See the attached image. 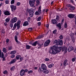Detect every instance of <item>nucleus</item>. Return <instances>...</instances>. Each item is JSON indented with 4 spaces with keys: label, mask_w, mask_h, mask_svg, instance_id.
Here are the masks:
<instances>
[{
    "label": "nucleus",
    "mask_w": 76,
    "mask_h": 76,
    "mask_svg": "<svg viewBox=\"0 0 76 76\" xmlns=\"http://www.w3.org/2000/svg\"><path fill=\"white\" fill-rule=\"evenodd\" d=\"M55 43H56V45L53 46V48H51V49L49 51L50 54H56L57 53L60 52L61 51V47L59 46L63 44V41L61 39L58 40V41L56 40L55 41Z\"/></svg>",
    "instance_id": "1"
},
{
    "label": "nucleus",
    "mask_w": 76,
    "mask_h": 76,
    "mask_svg": "<svg viewBox=\"0 0 76 76\" xmlns=\"http://www.w3.org/2000/svg\"><path fill=\"white\" fill-rule=\"evenodd\" d=\"M35 0H29V4H30L31 6H34L35 4Z\"/></svg>",
    "instance_id": "2"
},
{
    "label": "nucleus",
    "mask_w": 76,
    "mask_h": 76,
    "mask_svg": "<svg viewBox=\"0 0 76 76\" xmlns=\"http://www.w3.org/2000/svg\"><path fill=\"white\" fill-rule=\"evenodd\" d=\"M1 50H0V58H1V57L2 58H3V59L2 60L3 61H5L6 59H5V58L4 57V53H3V52H2L1 53Z\"/></svg>",
    "instance_id": "3"
},
{
    "label": "nucleus",
    "mask_w": 76,
    "mask_h": 76,
    "mask_svg": "<svg viewBox=\"0 0 76 76\" xmlns=\"http://www.w3.org/2000/svg\"><path fill=\"white\" fill-rule=\"evenodd\" d=\"M41 7H39L38 12H36L35 13V14L37 15H39L40 13H41Z\"/></svg>",
    "instance_id": "4"
},
{
    "label": "nucleus",
    "mask_w": 76,
    "mask_h": 76,
    "mask_svg": "<svg viewBox=\"0 0 76 76\" xmlns=\"http://www.w3.org/2000/svg\"><path fill=\"white\" fill-rule=\"evenodd\" d=\"M10 7L12 12H13L14 10H16V7L15 6L12 5H11Z\"/></svg>",
    "instance_id": "5"
},
{
    "label": "nucleus",
    "mask_w": 76,
    "mask_h": 76,
    "mask_svg": "<svg viewBox=\"0 0 76 76\" xmlns=\"http://www.w3.org/2000/svg\"><path fill=\"white\" fill-rule=\"evenodd\" d=\"M50 42V40H47L46 42H45L44 47H47V46H48Z\"/></svg>",
    "instance_id": "6"
},
{
    "label": "nucleus",
    "mask_w": 76,
    "mask_h": 76,
    "mask_svg": "<svg viewBox=\"0 0 76 76\" xmlns=\"http://www.w3.org/2000/svg\"><path fill=\"white\" fill-rule=\"evenodd\" d=\"M68 7H69V10H73L75 9V7L71 5H68Z\"/></svg>",
    "instance_id": "7"
},
{
    "label": "nucleus",
    "mask_w": 76,
    "mask_h": 76,
    "mask_svg": "<svg viewBox=\"0 0 76 76\" xmlns=\"http://www.w3.org/2000/svg\"><path fill=\"white\" fill-rule=\"evenodd\" d=\"M61 50H62V51H64V53H66L67 52V48H65L64 47H61Z\"/></svg>",
    "instance_id": "8"
},
{
    "label": "nucleus",
    "mask_w": 76,
    "mask_h": 76,
    "mask_svg": "<svg viewBox=\"0 0 76 76\" xmlns=\"http://www.w3.org/2000/svg\"><path fill=\"white\" fill-rule=\"evenodd\" d=\"M70 36L72 41L73 42H75V37H74L73 34L71 35Z\"/></svg>",
    "instance_id": "9"
},
{
    "label": "nucleus",
    "mask_w": 76,
    "mask_h": 76,
    "mask_svg": "<svg viewBox=\"0 0 76 76\" xmlns=\"http://www.w3.org/2000/svg\"><path fill=\"white\" fill-rule=\"evenodd\" d=\"M41 67L42 69H43V70H44V69H46L47 68V66H46V65L45 64H42L41 65Z\"/></svg>",
    "instance_id": "10"
},
{
    "label": "nucleus",
    "mask_w": 76,
    "mask_h": 76,
    "mask_svg": "<svg viewBox=\"0 0 76 76\" xmlns=\"http://www.w3.org/2000/svg\"><path fill=\"white\" fill-rule=\"evenodd\" d=\"M29 14H31L32 13H34V10L32 8H30L29 10Z\"/></svg>",
    "instance_id": "11"
},
{
    "label": "nucleus",
    "mask_w": 76,
    "mask_h": 76,
    "mask_svg": "<svg viewBox=\"0 0 76 76\" xmlns=\"http://www.w3.org/2000/svg\"><path fill=\"white\" fill-rule=\"evenodd\" d=\"M74 48H73V47L72 46H70L68 50V51L69 52H70V51H71L72 50H73Z\"/></svg>",
    "instance_id": "12"
},
{
    "label": "nucleus",
    "mask_w": 76,
    "mask_h": 76,
    "mask_svg": "<svg viewBox=\"0 0 76 76\" xmlns=\"http://www.w3.org/2000/svg\"><path fill=\"white\" fill-rule=\"evenodd\" d=\"M42 71L43 73H45V74H48V73L49 72L47 69H43Z\"/></svg>",
    "instance_id": "13"
},
{
    "label": "nucleus",
    "mask_w": 76,
    "mask_h": 76,
    "mask_svg": "<svg viewBox=\"0 0 76 76\" xmlns=\"http://www.w3.org/2000/svg\"><path fill=\"white\" fill-rule=\"evenodd\" d=\"M39 43V42H38V41H36L33 42L32 44V46H36V45H37V44L38 45Z\"/></svg>",
    "instance_id": "14"
},
{
    "label": "nucleus",
    "mask_w": 76,
    "mask_h": 76,
    "mask_svg": "<svg viewBox=\"0 0 76 76\" xmlns=\"http://www.w3.org/2000/svg\"><path fill=\"white\" fill-rule=\"evenodd\" d=\"M4 13L6 16H8V15H10V13L8 11H5L4 12Z\"/></svg>",
    "instance_id": "15"
},
{
    "label": "nucleus",
    "mask_w": 76,
    "mask_h": 76,
    "mask_svg": "<svg viewBox=\"0 0 76 76\" xmlns=\"http://www.w3.org/2000/svg\"><path fill=\"white\" fill-rule=\"evenodd\" d=\"M17 59H13L9 63V64H11L15 63L16 62V61H17Z\"/></svg>",
    "instance_id": "16"
},
{
    "label": "nucleus",
    "mask_w": 76,
    "mask_h": 76,
    "mask_svg": "<svg viewBox=\"0 0 76 76\" xmlns=\"http://www.w3.org/2000/svg\"><path fill=\"white\" fill-rule=\"evenodd\" d=\"M23 70V69H22L21 70L20 73V76H23L25 75V71Z\"/></svg>",
    "instance_id": "17"
},
{
    "label": "nucleus",
    "mask_w": 76,
    "mask_h": 76,
    "mask_svg": "<svg viewBox=\"0 0 76 76\" xmlns=\"http://www.w3.org/2000/svg\"><path fill=\"white\" fill-rule=\"evenodd\" d=\"M17 20V18L16 17L14 18L11 20V22L12 23H15L16 21Z\"/></svg>",
    "instance_id": "18"
},
{
    "label": "nucleus",
    "mask_w": 76,
    "mask_h": 76,
    "mask_svg": "<svg viewBox=\"0 0 76 76\" xmlns=\"http://www.w3.org/2000/svg\"><path fill=\"white\" fill-rule=\"evenodd\" d=\"M75 15L73 14H69L68 15V17H69V18H73Z\"/></svg>",
    "instance_id": "19"
},
{
    "label": "nucleus",
    "mask_w": 76,
    "mask_h": 76,
    "mask_svg": "<svg viewBox=\"0 0 76 76\" xmlns=\"http://www.w3.org/2000/svg\"><path fill=\"white\" fill-rule=\"evenodd\" d=\"M67 60H65L64 62V67H66V65H68L69 64H68V63H67Z\"/></svg>",
    "instance_id": "20"
},
{
    "label": "nucleus",
    "mask_w": 76,
    "mask_h": 76,
    "mask_svg": "<svg viewBox=\"0 0 76 76\" xmlns=\"http://www.w3.org/2000/svg\"><path fill=\"white\" fill-rule=\"evenodd\" d=\"M52 23L53 24H56L57 23V20L56 19L52 20Z\"/></svg>",
    "instance_id": "21"
},
{
    "label": "nucleus",
    "mask_w": 76,
    "mask_h": 76,
    "mask_svg": "<svg viewBox=\"0 0 76 76\" xmlns=\"http://www.w3.org/2000/svg\"><path fill=\"white\" fill-rule=\"evenodd\" d=\"M57 26H58V28L60 29L61 28V24L60 23H59L58 24H57Z\"/></svg>",
    "instance_id": "22"
},
{
    "label": "nucleus",
    "mask_w": 76,
    "mask_h": 76,
    "mask_svg": "<svg viewBox=\"0 0 76 76\" xmlns=\"http://www.w3.org/2000/svg\"><path fill=\"white\" fill-rule=\"evenodd\" d=\"M44 44V42L42 41V44H39V43L38 44V45H39V47H38V48H41V46L43 45Z\"/></svg>",
    "instance_id": "23"
},
{
    "label": "nucleus",
    "mask_w": 76,
    "mask_h": 76,
    "mask_svg": "<svg viewBox=\"0 0 76 76\" xmlns=\"http://www.w3.org/2000/svg\"><path fill=\"white\" fill-rule=\"evenodd\" d=\"M16 26H17V24L16 23H15L13 27V28L12 29V30L14 31V30H15L16 28Z\"/></svg>",
    "instance_id": "24"
},
{
    "label": "nucleus",
    "mask_w": 76,
    "mask_h": 76,
    "mask_svg": "<svg viewBox=\"0 0 76 76\" xmlns=\"http://www.w3.org/2000/svg\"><path fill=\"white\" fill-rule=\"evenodd\" d=\"M31 48V46L28 45H26V48L27 49H30Z\"/></svg>",
    "instance_id": "25"
},
{
    "label": "nucleus",
    "mask_w": 76,
    "mask_h": 76,
    "mask_svg": "<svg viewBox=\"0 0 76 76\" xmlns=\"http://www.w3.org/2000/svg\"><path fill=\"white\" fill-rule=\"evenodd\" d=\"M28 25V23L27 21H26L24 22V24H23V26H26Z\"/></svg>",
    "instance_id": "26"
},
{
    "label": "nucleus",
    "mask_w": 76,
    "mask_h": 76,
    "mask_svg": "<svg viewBox=\"0 0 76 76\" xmlns=\"http://www.w3.org/2000/svg\"><path fill=\"white\" fill-rule=\"evenodd\" d=\"M20 55H18L16 56V58L17 60H19L20 57Z\"/></svg>",
    "instance_id": "27"
},
{
    "label": "nucleus",
    "mask_w": 76,
    "mask_h": 76,
    "mask_svg": "<svg viewBox=\"0 0 76 76\" xmlns=\"http://www.w3.org/2000/svg\"><path fill=\"white\" fill-rule=\"evenodd\" d=\"M10 54H16V51H12L10 53Z\"/></svg>",
    "instance_id": "28"
},
{
    "label": "nucleus",
    "mask_w": 76,
    "mask_h": 76,
    "mask_svg": "<svg viewBox=\"0 0 76 76\" xmlns=\"http://www.w3.org/2000/svg\"><path fill=\"white\" fill-rule=\"evenodd\" d=\"M43 37L44 36H43V35H41L40 36H38L37 38V39H40Z\"/></svg>",
    "instance_id": "29"
},
{
    "label": "nucleus",
    "mask_w": 76,
    "mask_h": 76,
    "mask_svg": "<svg viewBox=\"0 0 76 76\" xmlns=\"http://www.w3.org/2000/svg\"><path fill=\"white\" fill-rule=\"evenodd\" d=\"M53 66H54V64H51L48 66V67L49 68H51V67H52Z\"/></svg>",
    "instance_id": "30"
},
{
    "label": "nucleus",
    "mask_w": 76,
    "mask_h": 76,
    "mask_svg": "<svg viewBox=\"0 0 76 76\" xmlns=\"http://www.w3.org/2000/svg\"><path fill=\"white\" fill-rule=\"evenodd\" d=\"M10 18H7L6 19H5V21L6 22H9V21H10Z\"/></svg>",
    "instance_id": "31"
},
{
    "label": "nucleus",
    "mask_w": 76,
    "mask_h": 76,
    "mask_svg": "<svg viewBox=\"0 0 76 76\" xmlns=\"http://www.w3.org/2000/svg\"><path fill=\"white\" fill-rule=\"evenodd\" d=\"M41 20V16H39L37 18V21H40Z\"/></svg>",
    "instance_id": "32"
},
{
    "label": "nucleus",
    "mask_w": 76,
    "mask_h": 76,
    "mask_svg": "<svg viewBox=\"0 0 76 76\" xmlns=\"http://www.w3.org/2000/svg\"><path fill=\"white\" fill-rule=\"evenodd\" d=\"M39 73H42V69H41V68L40 67L39 68Z\"/></svg>",
    "instance_id": "33"
},
{
    "label": "nucleus",
    "mask_w": 76,
    "mask_h": 76,
    "mask_svg": "<svg viewBox=\"0 0 76 76\" xmlns=\"http://www.w3.org/2000/svg\"><path fill=\"white\" fill-rule=\"evenodd\" d=\"M21 22V21H20V20H19L17 22V25H20V24Z\"/></svg>",
    "instance_id": "34"
},
{
    "label": "nucleus",
    "mask_w": 76,
    "mask_h": 76,
    "mask_svg": "<svg viewBox=\"0 0 76 76\" xmlns=\"http://www.w3.org/2000/svg\"><path fill=\"white\" fill-rule=\"evenodd\" d=\"M15 3V0H12L11 2V4H13Z\"/></svg>",
    "instance_id": "35"
},
{
    "label": "nucleus",
    "mask_w": 76,
    "mask_h": 76,
    "mask_svg": "<svg viewBox=\"0 0 76 76\" xmlns=\"http://www.w3.org/2000/svg\"><path fill=\"white\" fill-rule=\"evenodd\" d=\"M3 52L5 53H6L7 52V50H6V49L5 48H4L3 49Z\"/></svg>",
    "instance_id": "36"
},
{
    "label": "nucleus",
    "mask_w": 76,
    "mask_h": 76,
    "mask_svg": "<svg viewBox=\"0 0 76 76\" xmlns=\"http://www.w3.org/2000/svg\"><path fill=\"white\" fill-rule=\"evenodd\" d=\"M64 27L65 28H67V23H65L64 24Z\"/></svg>",
    "instance_id": "37"
},
{
    "label": "nucleus",
    "mask_w": 76,
    "mask_h": 76,
    "mask_svg": "<svg viewBox=\"0 0 76 76\" xmlns=\"http://www.w3.org/2000/svg\"><path fill=\"white\" fill-rule=\"evenodd\" d=\"M59 17L58 16V15H56V19L58 21V20H59Z\"/></svg>",
    "instance_id": "38"
},
{
    "label": "nucleus",
    "mask_w": 76,
    "mask_h": 76,
    "mask_svg": "<svg viewBox=\"0 0 76 76\" xmlns=\"http://www.w3.org/2000/svg\"><path fill=\"white\" fill-rule=\"evenodd\" d=\"M15 41L16 42L18 41V37H17V36H15Z\"/></svg>",
    "instance_id": "39"
},
{
    "label": "nucleus",
    "mask_w": 76,
    "mask_h": 76,
    "mask_svg": "<svg viewBox=\"0 0 76 76\" xmlns=\"http://www.w3.org/2000/svg\"><path fill=\"white\" fill-rule=\"evenodd\" d=\"M36 2L37 3V5H38L39 4V0H37Z\"/></svg>",
    "instance_id": "40"
},
{
    "label": "nucleus",
    "mask_w": 76,
    "mask_h": 76,
    "mask_svg": "<svg viewBox=\"0 0 76 76\" xmlns=\"http://www.w3.org/2000/svg\"><path fill=\"white\" fill-rule=\"evenodd\" d=\"M30 15V17H32L33 16V15H34V13L33 12H32V13L29 14Z\"/></svg>",
    "instance_id": "41"
},
{
    "label": "nucleus",
    "mask_w": 76,
    "mask_h": 76,
    "mask_svg": "<svg viewBox=\"0 0 76 76\" xmlns=\"http://www.w3.org/2000/svg\"><path fill=\"white\" fill-rule=\"evenodd\" d=\"M1 32L3 33V34H4L5 32V30L4 29H2L1 31Z\"/></svg>",
    "instance_id": "42"
},
{
    "label": "nucleus",
    "mask_w": 76,
    "mask_h": 76,
    "mask_svg": "<svg viewBox=\"0 0 76 76\" xmlns=\"http://www.w3.org/2000/svg\"><path fill=\"white\" fill-rule=\"evenodd\" d=\"M60 39H63V35H61L59 37Z\"/></svg>",
    "instance_id": "43"
},
{
    "label": "nucleus",
    "mask_w": 76,
    "mask_h": 76,
    "mask_svg": "<svg viewBox=\"0 0 76 76\" xmlns=\"http://www.w3.org/2000/svg\"><path fill=\"white\" fill-rule=\"evenodd\" d=\"M13 23L11 22L10 24V26L11 28L13 27Z\"/></svg>",
    "instance_id": "44"
},
{
    "label": "nucleus",
    "mask_w": 76,
    "mask_h": 76,
    "mask_svg": "<svg viewBox=\"0 0 76 76\" xmlns=\"http://www.w3.org/2000/svg\"><path fill=\"white\" fill-rule=\"evenodd\" d=\"M15 66H12L11 69V70H15Z\"/></svg>",
    "instance_id": "45"
},
{
    "label": "nucleus",
    "mask_w": 76,
    "mask_h": 76,
    "mask_svg": "<svg viewBox=\"0 0 76 76\" xmlns=\"http://www.w3.org/2000/svg\"><path fill=\"white\" fill-rule=\"evenodd\" d=\"M33 72V71L32 70H30L28 71V74H29V73H32Z\"/></svg>",
    "instance_id": "46"
},
{
    "label": "nucleus",
    "mask_w": 76,
    "mask_h": 76,
    "mask_svg": "<svg viewBox=\"0 0 76 76\" xmlns=\"http://www.w3.org/2000/svg\"><path fill=\"white\" fill-rule=\"evenodd\" d=\"M57 32V30L55 29L53 31V34H56Z\"/></svg>",
    "instance_id": "47"
},
{
    "label": "nucleus",
    "mask_w": 76,
    "mask_h": 76,
    "mask_svg": "<svg viewBox=\"0 0 76 76\" xmlns=\"http://www.w3.org/2000/svg\"><path fill=\"white\" fill-rule=\"evenodd\" d=\"M17 42V44H18L20 45V42H19L18 40H17V41L16 42Z\"/></svg>",
    "instance_id": "48"
},
{
    "label": "nucleus",
    "mask_w": 76,
    "mask_h": 76,
    "mask_svg": "<svg viewBox=\"0 0 76 76\" xmlns=\"http://www.w3.org/2000/svg\"><path fill=\"white\" fill-rule=\"evenodd\" d=\"M3 73H4V74H7V72L6 70H5L4 72H3Z\"/></svg>",
    "instance_id": "49"
},
{
    "label": "nucleus",
    "mask_w": 76,
    "mask_h": 76,
    "mask_svg": "<svg viewBox=\"0 0 76 76\" xmlns=\"http://www.w3.org/2000/svg\"><path fill=\"white\" fill-rule=\"evenodd\" d=\"M50 59L48 58H46L45 59V61H49Z\"/></svg>",
    "instance_id": "50"
},
{
    "label": "nucleus",
    "mask_w": 76,
    "mask_h": 76,
    "mask_svg": "<svg viewBox=\"0 0 76 76\" xmlns=\"http://www.w3.org/2000/svg\"><path fill=\"white\" fill-rule=\"evenodd\" d=\"M17 28L18 29H19L20 28V25H19L17 24Z\"/></svg>",
    "instance_id": "51"
},
{
    "label": "nucleus",
    "mask_w": 76,
    "mask_h": 76,
    "mask_svg": "<svg viewBox=\"0 0 76 76\" xmlns=\"http://www.w3.org/2000/svg\"><path fill=\"white\" fill-rule=\"evenodd\" d=\"M23 60V57H21L20 59V61H22V60Z\"/></svg>",
    "instance_id": "52"
},
{
    "label": "nucleus",
    "mask_w": 76,
    "mask_h": 76,
    "mask_svg": "<svg viewBox=\"0 0 76 76\" xmlns=\"http://www.w3.org/2000/svg\"><path fill=\"white\" fill-rule=\"evenodd\" d=\"M28 70L27 69H26L25 70H24V69H23V71H24V73H25V72H28Z\"/></svg>",
    "instance_id": "53"
},
{
    "label": "nucleus",
    "mask_w": 76,
    "mask_h": 76,
    "mask_svg": "<svg viewBox=\"0 0 76 76\" xmlns=\"http://www.w3.org/2000/svg\"><path fill=\"white\" fill-rule=\"evenodd\" d=\"M20 3L19 2L17 3V6H20Z\"/></svg>",
    "instance_id": "54"
},
{
    "label": "nucleus",
    "mask_w": 76,
    "mask_h": 76,
    "mask_svg": "<svg viewBox=\"0 0 76 76\" xmlns=\"http://www.w3.org/2000/svg\"><path fill=\"white\" fill-rule=\"evenodd\" d=\"M15 55H13L11 56V58H14V57H15Z\"/></svg>",
    "instance_id": "55"
},
{
    "label": "nucleus",
    "mask_w": 76,
    "mask_h": 76,
    "mask_svg": "<svg viewBox=\"0 0 76 76\" xmlns=\"http://www.w3.org/2000/svg\"><path fill=\"white\" fill-rule=\"evenodd\" d=\"M5 3L6 4H8L9 3V1L7 0L5 1Z\"/></svg>",
    "instance_id": "56"
},
{
    "label": "nucleus",
    "mask_w": 76,
    "mask_h": 76,
    "mask_svg": "<svg viewBox=\"0 0 76 76\" xmlns=\"http://www.w3.org/2000/svg\"><path fill=\"white\" fill-rule=\"evenodd\" d=\"M32 30V28H28L29 31H31Z\"/></svg>",
    "instance_id": "57"
},
{
    "label": "nucleus",
    "mask_w": 76,
    "mask_h": 76,
    "mask_svg": "<svg viewBox=\"0 0 76 76\" xmlns=\"http://www.w3.org/2000/svg\"><path fill=\"white\" fill-rule=\"evenodd\" d=\"M9 41V39H7L6 40V42H7V44L8 43V42Z\"/></svg>",
    "instance_id": "58"
},
{
    "label": "nucleus",
    "mask_w": 76,
    "mask_h": 76,
    "mask_svg": "<svg viewBox=\"0 0 76 76\" xmlns=\"http://www.w3.org/2000/svg\"><path fill=\"white\" fill-rule=\"evenodd\" d=\"M9 49L10 50H12V46L10 47H9Z\"/></svg>",
    "instance_id": "59"
},
{
    "label": "nucleus",
    "mask_w": 76,
    "mask_h": 76,
    "mask_svg": "<svg viewBox=\"0 0 76 76\" xmlns=\"http://www.w3.org/2000/svg\"><path fill=\"white\" fill-rule=\"evenodd\" d=\"M45 26L47 27V28H48V26H49V25L48 24H46L45 25Z\"/></svg>",
    "instance_id": "60"
},
{
    "label": "nucleus",
    "mask_w": 76,
    "mask_h": 76,
    "mask_svg": "<svg viewBox=\"0 0 76 76\" xmlns=\"http://www.w3.org/2000/svg\"><path fill=\"white\" fill-rule=\"evenodd\" d=\"M41 22H39V23H38V26H40V25H41Z\"/></svg>",
    "instance_id": "61"
},
{
    "label": "nucleus",
    "mask_w": 76,
    "mask_h": 76,
    "mask_svg": "<svg viewBox=\"0 0 76 76\" xmlns=\"http://www.w3.org/2000/svg\"><path fill=\"white\" fill-rule=\"evenodd\" d=\"M72 61L74 62L75 61V58H72Z\"/></svg>",
    "instance_id": "62"
},
{
    "label": "nucleus",
    "mask_w": 76,
    "mask_h": 76,
    "mask_svg": "<svg viewBox=\"0 0 76 76\" xmlns=\"http://www.w3.org/2000/svg\"><path fill=\"white\" fill-rule=\"evenodd\" d=\"M70 1H71V2L72 3V4L74 3V1H73L72 0H71Z\"/></svg>",
    "instance_id": "63"
},
{
    "label": "nucleus",
    "mask_w": 76,
    "mask_h": 76,
    "mask_svg": "<svg viewBox=\"0 0 76 76\" xmlns=\"http://www.w3.org/2000/svg\"><path fill=\"white\" fill-rule=\"evenodd\" d=\"M32 42L31 41L29 42V44L32 45Z\"/></svg>",
    "instance_id": "64"
}]
</instances>
